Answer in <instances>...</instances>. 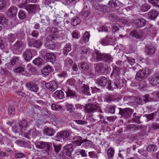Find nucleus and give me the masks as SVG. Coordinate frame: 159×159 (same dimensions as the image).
Masks as SVG:
<instances>
[{"label": "nucleus", "instance_id": "obj_36", "mask_svg": "<svg viewBox=\"0 0 159 159\" xmlns=\"http://www.w3.org/2000/svg\"><path fill=\"white\" fill-rule=\"evenodd\" d=\"M71 50V45L70 43H67L64 48L63 50V53L65 55H67L69 52Z\"/></svg>", "mask_w": 159, "mask_h": 159}, {"label": "nucleus", "instance_id": "obj_41", "mask_svg": "<svg viewBox=\"0 0 159 159\" xmlns=\"http://www.w3.org/2000/svg\"><path fill=\"white\" fill-rule=\"evenodd\" d=\"M54 133L53 129L49 128H46L43 130L44 134L48 136H51Z\"/></svg>", "mask_w": 159, "mask_h": 159}, {"label": "nucleus", "instance_id": "obj_10", "mask_svg": "<svg viewBox=\"0 0 159 159\" xmlns=\"http://www.w3.org/2000/svg\"><path fill=\"white\" fill-rule=\"evenodd\" d=\"M119 110V114L126 118L130 117L133 112V110L129 108H120Z\"/></svg>", "mask_w": 159, "mask_h": 159}, {"label": "nucleus", "instance_id": "obj_9", "mask_svg": "<svg viewBox=\"0 0 159 159\" xmlns=\"http://www.w3.org/2000/svg\"><path fill=\"white\" fill-rule=\"evenodd\" d=\"M70 135V133L69 131L66 130L62 131L57 133L56 138L60 141L65 140Z\"/></svg>", "mask_w": 159, "mask_h": 159}, {"label": "nucleus", "instance_id": "obj_22", "mask_svg": "<svg viewBox=\"0 0 159 159\" xmlns=\"http://www.w3.org/2000/svg\"><path fill=\"white\" fill-rule=\"evenodd\" d=\"M98 106L95 104L89 103L85 107L86 111L88 113H91L96 111Z\"/></svg>", "mask_w": 159, "mask_h": 159}, {"label": "nucleus", "instance_id": "obj_23", "mask_svg": "<svg viewBox=\"0 0 159 159\" xmlns=\"http://www.w3.org/2000/svg\"><path fill=\"white\" fill-rule=\"evenodd\" d=\"M17 9L15 7L10 8L7 12V15L9 17H13L16 15Z\"/></svg>", "mask_w": 159, "mask_h": 159}, {"label": "nucleus", "instance_id": "obj_53", "mask_svg": "<svg viewBox=\"0 0 159 159\" xmlns=\"http://www.w3.org/2000/svg\"><path fill=\"white\" fill-rule=\"evenodd\" d=\"M67 108L70 112H72L74 111L75 109L74 106L71 104H68L66 105Z\"/></svg>", "mask_w": 159, "mask_h": 159}, {"label": "nucleus", "instance_id": "obj_28", "mask_svg": "<svg viewBox=\"0 0 159 159\" xmlns=\"http://www.w3.org/2000/svg\"><path fill=\"white\" fill-rule=\"evenodd\" d=\"M8 24V21L4 15L0 14V24L4 27L7 26Z\"/></svg>", "mask_w": 159, "mask_h": 159}, {"label": "nucleus", "instance_id": "obj_32", "mask_svg": "<svg viewBox=\"0 0 159 159\" xmlns=\"http://www.w3.org/2000/svg\"><path fill=\"white\" fill-rule=\"evenodd\" d=\"M53 96L56 99H61L63 98L64 93L61 90H57L54 93Z\"/></svg>", "mask_w": 159, "mask_h": 159}, {"label": "nucleus", "instance_id": "obj_40", "mask_svg": "<svg viewBox=\"0 0 159 159\" xmlns=\"http://www.w3.org/2000/svg\"><path fill=\"white\" fill-rule=\"evenodd\" d=\"M147 151L149 152H155L157 150V146L154 144L148 145L147 146Z\"/></svg>", "mask_w": 159, "mask_h": 159}, {"label": "nucleus", "instance_id": "obj_6", "mask_svg": "<svg viewBox=\"0 0 159 159\" xmlns=\"http://www.w3.org/2000/svg\"><path fill=\"white\" fill-rule=\"evenodd\" d=\"M28 45L29 47H34L39 49L42 43L39 40H35L34 39L28 38L27 39Z\"/></svg>", "mask_w": 159, "mask_h": 159}, {"label": "nucleus", "instance_id": "obj_15", "mask_svg": "<svg viewBox=\"0 0 159 159\" xmlns=\"http://www.w3.org/2000/svg\"><path fill=\"white\" fill-rule=\"evenodd\" d=\"M113 39L109 36H107L102 39L100 43L103 45H112L114 44Z\"/></svg>", "mask_w": 159, "mask_h": 159}, {"label": "nucleus", "instance_id": "obj_57", "mask_svg": "<svg viewBox=\"0 0 159 159\" xmlns=\"http://www.w3.org/2000/svg\"><path fill=\"white\" fill-rule=\"evenodd\" d=\"M8 113L9 114L12 115L15 113V109L14 107L10 106L8 109Z\"/></svg>", "mask_w": 159, "mask_h": 159}, {"label": "nucleus", "instance_id": "obj_13", "mask_svg": "<svg viewBox=\"0 0 159 159\" xmlns=\"http://www.w3.org/2000/svg\"><path fill=\"white\" fill-rule=\"evenodd\" d=\"M39 131L35 129H32L29 131L25 132L24 134V136L28 139H30L31 138H34L39 134Z\"/></svg>", "mask_w": 159, "mask_h": 159}, {"label": "nucleus", "instance_id": "obj_50", "mask_svg": "<svg viewBox=\"0 0 159 159\" xmlns=\"http://www.w3.org/2000/svg\"><path fill=\"white\" fill-rule=\"evenodd\" d=\"M27 0H23L19 4L18 7L20 8L25 9L27 5H26L27 3Z\"/></svg>", "mask_w": 159, "mask_h": 159}, {"label": "nucleus", "instance_id": "obj_19", "mask_svg": "<svg viewBox=\"0 0 159 159\" xmlns=\"http://www.w3.org/2000/svg\"><path fill=\"white\" fill-rule=\"evenodd\" d=\"M26 88L36 93L38 92L39 88L37 85L34 83L29 82L26 85Z\"/></svg>", "mask_w": 159, "mask_h": 159}, {"label": "nucleus", "instance_id": "obj_51", "mask_svg": "<svg viewBox=\"0 0 159 159\" xmlns=\"http://www.w3.org/2000/svg\"><path fill=\"white\" fill-rule=\"evenodd\" d=\"M118 155L121 159H123L124 158L125 156L127 155V152L125 151L124 150L120 151Z\"/></svg>", "mask_w": 159, "mask_h": 159}, {"label": "nucleus", "instance_id": "obj_61", "mask_svg": "<svg viewBox=\"0 0 159 159\" xmlns=\"http://www.w3.org/2000/svg\"><path fill=\"white\" fill-rule=\"evenodd\" d=\"M89 11H85L82 12V16H83L84 19H85L89 14Z\"/></svg>", "mask_w": 159, "mask_h": 159}, {"label": "nucleus", "instance_id": "obj_63", "mask_svg": "<svg viewBox=\"0 0 159 159\" xmlns=\"http://www.w3.org/2000/svg\"><path fill=\"white\" fill-rule=\"evenodd\" d=\"M53 147L55 152L57 153H58L61 149V146L60 145H56L54 144Z\"/></svg>", "mask_w": 159, "mask_h": 159}, {"label": "nucleus", "instance_id": "obj_21", "mask_svg": "<svg viewBox=\"0 0 159 159\" xmlns=\"http://www.w3.org/2000/svg\"><path fill=\"white\" fill-rule=\"evenodd\" d=\"M93 57L95 62L102 61L103 54H102L98 52H96L93 53Z\"/></svg>", "mask_w": 159, "mask_h": 159}, {"label": "nucleus", "instance_id": "obj_58", "mask_svg": "<svg viewBox=\"0 0 159 159\" xmlns=\"http://www.w3.org/2000/svg\"><path fill=\"white\" fill-rule=\"evenodd\" d=\"M58 76L61 78H65L68 76L66 71H64L58 75Z\"/></svg>", "mask_w": 159, "mask_h": 159}, {"label": "nucleus", "instance_id": "obj_12", "mask_svg": "<svg viewBox=\"0 0 159 159\" xmlns=\"http://www.w3.org/2000/svg\"><path fill=\"white\" fill-rule=\"evenodd\" d=\"M79 53L81 55L80 59L81 60L86 59L89 54V50L84 47H82L79 49Z\"/></svg>", "mask_w": 159, "mask_h": 159}, {"label": "nucleus", "instance_id": "obj_33", "mask_svg": "<svg viewBox=\"0 0 159 159\" xmlns=\"http://www.w3.org/2000/svg\"><path fill=\"white\" fill-rule=\"evenodd\" d=\"M81 90L86 95H91L89 87L85 84H83L82 85Z\"/></svg>", "mask_w": 159, "mask_h": 159}, {"label": "nucleus", "instance_id": "obj_38", "mask_svg": "<svg viewBox=\"0 0 159 159\" xmlns=\"http://www.w3.org/2000/svg\"><path fill=\"white\" fill-rule=\"evenodd\" d=\"M81 20L79 18L77 17H74L72 18L71 24L73 26H75L79 24Z\"/></svg>", "mask_w": 159, "mask_h": 159}, {"label": "nucleus", "instance_id": "obj_4", "mask_svg": "<svg viewBox=\"0 0 159 159\" xmlns=\"http://www.w3.org/2000/svg\"><path fill=\"white\" fill-rule=\"evenodd\" d=\"M95 71L98 73L104 74L108 70V66L104 63H99L95 66Z\"/></svg>", "mask_w": 159, "mask_h": 159}, {"label": "nucleus", "instance_id": "obj_20", "mask_svg": "<svg viewBox=\"0 0 159 159\" xmlns=\"http://www.w3.org/2000/svg\"><path fill=\"white\" fill-rule=\"evenodd\" d=\"M45 85L47 88L52 91L55 90L57 88V83L54 81H52L49 83H46Z\"/></svg>", "mask_w": 159, "mask_h": 159}, {"label": "nucleus", "instance_id": "obj_25", "mask_svg": "<svg viewBox=\"0 0 159 159\" xmlns=\"http://www.w3.org/2000/svg\"><path fill=\"white\" fill-rule=\"evenodd\" d=\"M23 57L25 61H29L32 58L31 51L28 49L26 50L23 53Z\"/></svg>", "mask_w": 159, "mask_h": 159}, {"label": "nucleus", "instance_id": "obj_2", "mask_svg": "<svg viewBox=\"0 0 159 159\" xmlns=\"http://www.w3.org/2000/svg\"><path fill=\"white\" fill-rule=\"evenodd\" d=\"M150 72V70L148 69L140 70L137 73L135 76V79L139 81L143 80L147 77Z\"/></svg>", "mask_w": 159, "mask_h": 159}, {"label": "nucleus", "instance_id": "obj_60", "mask_svg": "<svg viewBox=\"0 0 159 159\" xmlns=\"http://www.w3.org/2000/svg\"><path fill=\"white\" fill-rule=\"evenodd\" d=\"M48 48L53 50L56 47V45L53 42L49 44V45H45Z\"/></svg>", "mask_w": 159, "mask_h": 159}, {"label": "nucleus", "instance_id": "obj_8", "mask_svg": "<svg viewBox=\"0 0 159 159\" xmlns=\"http://www.w3.org/2000/svg\"><path fill=\"white\" fill-rule=\"evenodd\" d=\"M60 28L56 27H48L46 29L47 31L52 33H54L57 35L58 37H61L64 35V31L61 30Z\"/></svg>", "mask_w": 159, "mask_h": 159}, {"label": "nucleus", "instance_id": "obj_55", "mask_svg": "<svg viewBox=\"0 0 159 159\" xmlns=\"http://www.w3.org/2000/svg\"><path fill=\"white\" fill-rule=\"evenodd\" d=\"M0 73L2 75L5 76L9 74V73L6 69L2 68L0 70Z\"/></svg>", "mask_w": 159, "mask_h": 159}, {"label": "nucleus", "instance_id": "obj_29", "mask_svg": "<svg viewBox=\"0 0 159 159\" xmlns=\"http://www.w3.org/2000/svg\"><path fill=\"white\" fill-rule=\"evenodd\" d=\"M82 138L81 137L75 136L72 139L75 141V143L76 146H80L83 142H86L88 141L87 139H84L83 141L81 140Z\"/></svg>", "mask_w": 159, "mask_h": 159}, {"label": "nucleus", "instance_id": "obj_26", "mask_svg": "<svg viewBox=\"0 0 159 159\" xmlns=\"http://www.w3.org/2000/svg\"><path fill=\"white\" fill-rule=\"evenodd\" d=\"M97 83L100 86H105L108 81L107 78L104 76L98 78L97 80Z\"/></svg>", "mask_w": 159, "mask_h": 159}, {"label": "nucleus", "instance_id": "obj_46", "mask_svg": "<svg viewBox=\"0 0 159 159\" xmlns=\"http://www.w3.org/2000/svg\"><path fill=\"white\" fill-rule=\"evenodd\" d=\"M114 149L111 148H109L107 152L108 156L109 157H112L114 154Z\"/></svg>", "mask_w": 159, "mask_h": 159}, {"label": "nucleus", "instance_id": "obj_3", "mask_svg": "<svg viewBox=\"0 0 159 159\" xmlns=\"http://www.w3.org/2000/svg\"><path fill=\"white\" fill-rule=\"evenodd\" d=\"M124 83L123 82L118 80V79L114 80V82H112V86H111V81H108V88L110 90H112L113 89H120L123 86V84Z\"/></svg>", "mask_w": 159, "mask_h": 159}, {"label": "nucleus", "instance_id": "obj_17", "mask_svg": "<svg viewBox=\"0 0 159 159\" xmlns=\"http://www.w3.org/2000/svg\"><path fill=\"white\" fill-rule=\"evenodd\" d=\"M120 68L116 66L113 68L111 74V77L112 78L118 79L120 73Z\"/></svg>", "mask_w": 159, "mask_h": 159}, {"label": "nucleus", "instance_id": "obj_7", "mask_svg": "<svg viewBox=\"0 0 159 159\" xmlns=\"http://www.w3.org/2000/svg\"><path fill=\"white\" fill-rule=\"evenodd\" d=\"M25 47V44L21 41H17L13 46V51L16 53L19 52L24 48Z\"/></svg>", "mask_w": 159, "mask_h": 159}, {"label": "nucleus", "instance_id": "obj_56", "mask_svg": "<svg viewBox=\"0 0 159 159\" xmlns=\"http://www.w3.org/2000/svg\"><path fill=\"white\" fill-rule=\"evenodd\" d=\"M8 39L9 41L12 42L16 39V37L14 34H11L8 35Z\"/></svg>", "mask_w": 159, "mask_h": 159}, {"label": "nucleus", "instance_id": "obj_62", "mask_svg": "<svg viewBox=\"0 0 159 159\" xmlns=\"http://www.w3.org/2000/svg\"><path fill=\"white\" fill-rule=\"evenodd\" d=\"M2 138L3 139L2 140V142L1 143V145L2 144H7L9 141L8 139L6 136H3Z\"/></svg>", "mask_w": 159, "mask_h": 159}, {"label": "nucleus", "instance_id": "obj_44", "mask_svg": "<svg viewBox=\"0 0 159 159\" xmlns=\"http://www.w3.org/2000/svg\"><path fill=\"white\" fill-rule=\"evenodd\" d=\"M157 79L154 77V75H153L149 79V82L152 85H155L159 83Z\"/></svg>", "mask_w": 159, "mask_h": 159}, {"label": "nucleus", "instance_id": "obj_31", "mask_svg": "<svg viewBox=\"0 0 159 159\" xmlns=\"http://www.w3.org/2000/svg\"><path fill=\"white\" fill-rule=\"evenodd\" d=\"M52 67L49 65H47L42 70V74L45 75H48L52 71Z\"/></svg>", "mask_w": 159, "mask_h": 159}, {"label": "nucleus", "instance_id": "obj_59", "mask_svg": "<svg viewBox=\"0 0 159 159\" xmlns=\"http://www.w3.org/2000/svg\"><path fill=\"white\" fill-rule=\"evenodd\" d=\"M39 32L37 30H33L31 33V35L35 38H37L38 36Z\"/></svg>", "mask_w": 159, "mask_h": 159}, {"label": "nucleus", "instance_id": "obj_16", "mask_svg": "<svg viewBox=\"0 0 159 159\" xmlns=\"http://www.w3.org/2000/svg\"><path fill=\"white\" fill-rule=\"evenodd\" d=\"M44 59L48 61L54 63L56 59V56L53 52L47 53L44 57Z\"/></svg>", "mask_w": 159, "mask_h": 159}, {"label": "nucleus", "instance_id": "obj_47", "mask_svg": "<svg viewBox=\"0 0 159 159\" xmlns=\"http://www.w3.org/2000/svg\"><path fill=\"white\" fill-rule=\"evenodd\" d=\"M150 8V5L145 4H143L141 7V10L143 12H145L148 11Z\"/></svg>", "mask_w": 159, "mask_h": 159}, {"label": "nucleus", "instance_id": "obj_43", "mask_svg": "<svg viewBox=\"0 0 159 159\" xmlns=\"http://www.w3.org/2000/svg\"><path fill=\"white\" fill-rule=\"evenodd\" d=\"M51 108L53 110L60 111L62 110V108L61 106L56 105L53 103L51 105Z\"/></svg>", "mask_w": 159, "mask_h": 159}, {"label": "nucleus", "instance_id": "obj_30", "mask_svg": "<svg viewBox=\"0 0 159 159\" xmlns=\"http://www.w3.org/2000/svg\"><path fill=\"white\" fill-rule=\"evenodd\" d=\"M146 30V29H145L143 30L142 34H139L135 31H133L130 32V35L134 37H135L137 39H139L144 36V34L143 33L145 32Z\"/></svg>", "mask_w": 159, "mask_h": 159}, {"label": "nucleus", "instance_id": "obj_14", "mask_svg": "<svg viewBox=\"0 0 159 159\" xmlns=\"http://www.w3.org/2000/svg\"><path fill=\"white\" fill-rule=\"evenodd\" d=\"M73 151L72 145L70 144H67L64 146L63 148V154L65 156L70 157L71 155V153Z\"/></svg>", "mask_w": 159, "mask_h": 159}, {"label": "nucleus", "instance_id": "obj_34", "mask_svg": "<svg viewBox=\"0 0 159 159\" xmlns=\"http://www.w3.org/2000/svg\"><path fill=\"white\" fill-rule=\"evenodd\" d=\"M38 6V5L37 4L28 5L25 9L29 12L32 13L35 11Z\"/></svg>", "mask_w": 159, "mask_h": 159}, {"label": "nucleus", "instance_id": "obj_42", "mask_svg": "<svg viewBox=\"0 0 159 159\" xmlns=\"http://www.w3.org/2000/svg\"><path fill=\"white\" fill-rule=\"evenodd\" d=\"M119 3L117 0H111L108 2L109 7L112 8H115L117 6V4Z\"/></svg>", "mask_w": 159, "mask_h": 159}, {"label": "nucleus", "instance_id": "obj_39", "mask_svg": "<svg viewBox=\"0 0 159 159\" xmlns=\"http://www.w3.org/2000/svg\"><path fill=\"white\" fill-rule=\"evenodd\" d=\"M55 37L53 35H49L46 38L45 44L49 45V44L53 42V41Z\"/></svg>", "mask_w": 159, "mask_h": 159}, {"label": "nucleus", "instance_id": "obj_24", "mask_svg": "<svg viewBox=\"0 0 159 159\" xmlns=\"http://www.w3.org/2000/svg\"><path fill=\"white\" fill-rule=\"evenodd\" d=\"M159 13L155 10L153 9L150 11L148 13V16L151 20H154L157 18Z\"/></svg>", "mask_w": 159, "mask_h": 159}, {"label": "nucleus", "instance_id": "obj_48", "mask_svg": "<svg viewBox=\"0 0 159 159\" xmlns=\"http://www.w3.org/2000/svg\"><path fill=\"white\" fill-rule=\"evenodd\" d=\"M18 16L19 18L21 20L25 19L26 17L25 13L22 10H20L19 11Z\"/></svg>", "mask_w": 159, "mask_h": 159}, {"label": "nucleus", "instance_id": "obj_52", "mask_svg": "<svg viewBox=\"0 0 159 159\" xmlns=\"http://www.w3.org/2000/svg\"><path fill=\"white\" fill-rule=\"evenodd\" d=\"M65 92L68 96H74L75 94V92L74 91H73L69 89H66Z\"/></svg>", "mask_w": 159, "mask_h": 159}, {"label": "nucleus", "instance_id": "obj_49", "mask_svg": "<svg viewBox=\"0 0 159 159\" xmlns=\"http://www.w3.org/2000/svg\"><path fill=\"white\" fill-rule=\"evenodd\" d=\"M90 37V34L88 32H86L83 37V40L85 43H86L89 41Z\"/></svg>", "mask_w": 159, "mask_h": 159}, {"label": "nucleus", "instance_id": "obj_45", "mask_svg": "<svg viewBox=\"0 0 159 159\" xmlns=\"http://www.w3.org/2000/svg\"><path fill=\"white\" fill-rule=\"evenodd\" d=\"M43 61L42 58L39 57L35 58L33 60V63L36 65L39 66L43 63Z\"/></svg>", "mask_w": 159, "mask_h": 159}, {"label": "nucleus", "instance_id": "obj_37", "mask_svg": "<svg viewBox=\"0 0 159 159\" xmlns=\"http://www.w3.org/2000/svg\"><path fill=\"white\" fill-rule=\"evenodd\" d=\"M79 68L83 70H87L89 69L88 65L84 62L80 63L78 65Z\"/></svg>", "mask_w": 159, "mask_h": 159}, {"label": "nucleus", "instance_id": "obj_64", "mask_svg": "<svg viewBox=\"0 0 159 159\" xmlns=\"http://www.w3.org/2000/svg\"><path fill=\"white\" fill-rule=\"evenodd\" d=\"M151 127L154 129H159V123H153L151 125Z\"/></svg>", "mask_w": 159, "mask_h": 159}, {"label": "nucleus", "instance_id": "obj_18", "mask_svg": "<svg viewBox=\"0 0 159 159\" xmlns=\"http://www.w3.org/2000/svg\"><path fill=\"white\" fill-rule=\"evenodd\" d=\"M92 2L93 7L95 9L97 10L98 11L103 12L104 11V7L102 6H100L97 2H100L101 0H92Z\"/></svg>", "mask_w": 159, "mask_h": 159}, {"label": "nucleus", "instance_id": "obj_5", "mask_svg": "<svg viewBox=\"0 0 159 159\" xmlns=\"http://www.w3.org/2000/svg\"><path fill=\"white\" fill-rule=\"evenodd\" d=\"M52 144L50 143L45 142L39 141L36 144V147L38 148H43L44 150L47 152L50 149Z\"/></svg>", "mask_w": 159, "mask_h": 159}, {"label": "nucleus", "instance_id": "obj_54", "mask_svg": "<svg viewBox=\"0 0 159 159\" xmlns=\"http://www.w3.org/2000/svg\"><path fill=\"white\" fill-rule=\"evenodd\" d=\"M19 57H14L13 58L11 61V64L12 65H14L19 61Z\"/></svg>", "mask_w": 159, "mask_h": 159}, {"label": "nucleus", "instance_id": "obj_27", "mask_svg": "<svg viewBox=\"0 0 159 159\" xmlns=\"http://www.w3.org/2000/svg\"><path fill=\"white\" fill-rule=\"evenodd\" d=\"M155 51V48L154 46L148 45L146 46L145 52L148 55L153 54Z\"/></svg>", "mask_w": 159, "mask_h": 159}, {"label": "nucleus", "instance_id": "obj_35", "mask_svg": "<svg viewBox=\"0 0 159 159\" xmlns=\"http://www.w3.org/2000/svg\"><path fill=\"white\" fill-rule=\"evenodd\" d=\"M113 57L110 54H103V60L108 63L112 61Z\"/></svg>", "mask_w": 159, "mask_h": 159}, {"label": "nucleus", "instance_id": "obj_1", "mask_svg": "<svg viewBox=\"0 0 159 159\" xmlns=\"http://www.w3.org/2000/svg\"><path fill=\"white\" fill-rule=\"evenodd\" d=\"M28 126L27 121L23 120L20 121L19 123L15 124L12 127V130L15 133L22 134L25 133Z\"/></svg>", "mask_w": 159, "mask_h": 159}, {"label": "nucleus", "instance_id": "obj_11", "mask_svg": "<svg viewBox=\"0 0 159 159\" xmlns=\"http://www.w3.org/2000/svg\"><path fill=\"white\" fill-rule=\"evenodd\" d=\"M146 24V20L143 18L134 20L132 22L133 26L136 28L143 27Z\"/></svg>", "mask_w": 159, "mask_h": 159}]
</instances>
